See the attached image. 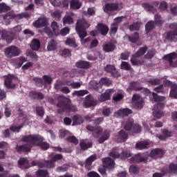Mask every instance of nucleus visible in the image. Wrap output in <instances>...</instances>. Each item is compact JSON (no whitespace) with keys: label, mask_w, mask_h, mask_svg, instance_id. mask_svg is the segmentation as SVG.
<instances>
[{"label":"nucleus","mask_w":177,"mask_h":177,"mask_svg":"<svg viewBox=\"0 0 177 177\" xmlns=\"http://www.w3.org/2000/svg\"><path fill=\"white\" fill-rule=\"evenodd\" d=\"M22 142L28 143L27 145L17 146V151H30L32 146H39L44 150H48L49 149V144L44 142V137L40 135L31 134L28 136H24L21 138Z\"/></svg>","instance_id":"f257e3e1"},{"label":"nucleus","mask_w":177,"mask_h":177,"mask_svg":"<svg viewBox=\"0 0 177 177\" xmlns=\"http://www.w3.org/2000/svg\"><path fill=\"white\" fill-rule=\"evenodd\" d=\"M89 24H88L85 19L78 20L76 24L75 30L81 39V44L82 45H85L86 42H89V41H91L89 37L84 39L86 35H88L85 28H89Z\"/></svg>","instance_id":"f03ea898"},{"label":"nucleus","mask_w":177,"mask_h":177,"mask_svg":"<svg viewBox=\"0 0 177 177\" xmlns=\"http://www.w3.org/2000/svg\"><path fill=\"white\" fill-rule=\"evenodd\" d=\"M151 100L153 102H158L153 107V115L156 118H161L164 115V112H162V106H164V100H165V97H159L156 93H153L152 95H149Z\"/></svg>","instance_id":"7ed1b4c3"},{"label":"nucleus","mask_w":177,"mask_h":177,"mask_svg":"<svg viewBox=\"0 0 177 177\" xmlns=\"http://www.w3.org/2000/svg\"><path fill=\"white\" fill-rule=\"evenodd\" d=\"M57 106L59 108L58 113H64V111H77V106L70 105V99L60 95L58 97V103Z\"/></svg>","instance_id":"20e7f679"},{"label":"nucleus","mask_w":177,"mask_h":177,"mask_svg":"<svg viewBox=\"0 0 177 177\" xmlns=\"http://www.w3.org/2000/svg\"><path fill=\"white\" fill-rule=\"evenodd\" d=\"M124 8V4L121 2L107 3L103 6L104 12L111 16L114 12H120Z\"/></svg>","instance_id":"39448f33"},{"label":"nucleus","mask_w":177,"mask_h":177,"mask_svg":"<svg viewBox=\"0 0 177 177\" xmlns=\"http://www.w3.org/2000/svg\"><path fill=\"white\" fill-rule=\"evenodd\" d=\"M63 158V155L62 154H56L53 157L51 158L50 161H46L45 164L41 163L38 161L33 160L32 162V165H37L39 168H44V167H47V168H53L55 167V162L59 160H62Z\"/></svg>","instance_id":"423d86ee"},{"label":"nucleus","mask_w":177,"mask_h":177,"mask_svg":"<svg viewBox=\"0 0 177 177\" xmlns=\"http://www.w3.org/2000/svg\"><path fill=\"white\" fill-rule=\"evenodd\" d=\"M4 78V85L8 88V89H13L16 87V81H17V77L15 75L8 74L3 76Z\"/></svg>","instance_id":"0eeeda50"},{"label":"nucleus","mask_w":177,"mask_h":177,"mask_svg":"<svg viewBox=\"0 0 177 177\" xmlns=\"http://www.w3.org/2000/svg\"><path fill=\"white\" fill-rule=\"evenodd\" d=\"M5 55L7 57H15L21 53L20 48L15 46H11L5 49Z\"/></svg>","instance_id":"6e6552de"},{"label":"nucleus","mask_w":177,"mask_h":177,"mask_svg":"<svg viewBox=\"0 0 177 177\" xmlns=\"http://www.w3.org/2000/svg\"><path fill=\"white\" fill-rule=\"evenodd\" d=\"M170 28H174V30H170L167 32L166 35V39L170 41V42H176L177 41V24H171L169 25Z\"/></svg>","instance_id":"1a4fd4ad"},{"label":"nucleus","mask_w":177,"mask_h":177,"mask_svg":"<svg viewBox=\"0 0 177 177\" xmlns=\"http://www.w3.org/2000/svg\"><path fill=\"white\" fill-rule=\"evenodd\" d=\"M24 17H30V15L27 12H22L21 14L15 15V12L11 11L7 13L6 15H3L4 20H10V19H24Z\"/></svg>","instance_id":"9d476101"},{"label":"nucleus","mask_w":177,"mask_h":177,"mask_svg":"<svg viewBox=\"0 0 177 177\" xmlns=\"http://www.w3.org/2000/svg\"><path fill=\"white\" fill-rule=\"evenodd\" d=\"M163 60L169 62L170 67H177V54L171 53L163 57Z\"/></svg>","instance_id":"9b49d317"},{"label":"nucleus","mask_w":177,"mask_h":177,"mask_svg":"<svg viewBox=\"0 0 177 177\" xmlns=\"http://www.w3.org/2000/svg\"><path fill=\"white\" fill-rule=\"evenodd\" d=\"M109 156L113 157V158H118L120 157L122 160H125L126 158H129L131 157V153L127 152H122L120 154V151H118V148H113L112 151L110 152Z\"/></svg>","instance_id":"f8f14e48"},{"label":"nucleus","mask_w":177,"mask_h":177,"mask_svg":"<svg viewBox=\"0 0 177 177\" xmlns=\"http://www.w3.org/2000/svg\"><path fill=\"white\" fill-rule=\"evenodd\" d=\"M130 62L132 66H143L145 64V58L144 57H140L134 54L131 56Z\"/></svg>","instance_id":"ddd939ff"},{"label":"nucleus","mask_w":177,"mask_h":177,"mask_svg":"<svg viewBox=\"0 0 177 177\" xmlns=\"http://www.w3.org/2000/svg\"><path fill=\"white\" fill-rule=\"evenodd\" d=\"M133 104L134 107L136 109H142L143 107V99L140 97V95L138 94H134L133 95Z\"/></svg>","instance_id":"4468645a"},{"label":"nucleus","mask_w":177,"mask_h":177,"mask_svg":"<svg viewBox=\"0 0 177 177\" xmlns=\"http://www.w3.org/2000/svg\"><path fill=\"white\" fill-rule=\"evenodd\" d=\"M86 129H88V131H91V132H93V136L96 138H99V136H100V134L103 132V129L99 127H95L91 125H88L86 127Z\"/></svg>","instance_id":"2eb2a0df"},{"label":"nucleus","mask_w":177,"mask_h":177,"mask_svg":"<svg viewBox=\"0 0 177 177\" xmlns=\"http://www.w3.org/2000/svg\"><path fill=\"white\" fill-rule=\"evenodd\" d=\"M47 25L48 19H46L45 17H41L33 22V26H35V28H41V27H45V26Z\"/></svg>","instance_id":"dca6fc26"},{"label":"nucleus","mask_w":177,"mask_h":177,"mask_svg":"<svg viewBox=\"0 0 177 177\" xmlns=\"http://www.w3.org/2000/svg\"><path fill=\"white\" fill-rule=\"evenodd\" d=\"M114 93L113 89H107L104 93L102 94L98 100L100 102H106V100H110L111 96Z\"/></svg>","instance_id":"f3484780"},{"label":"nucleus","mask_w":177,"mask_h":177,"mask_svg":"<svg viewBox=\"0 0 177 177\" xmlns=\"http://www.w3.org/2000/svg\"><path fill=\"white\" fill-rule=\"evenodd\" d=\"M114 93L113 89H107L104 93L102 94L98 100L100 102H106V100H110L111 96Z\"/></svg>","instance_id":"a211bd4d"},{"label":"nucleus","mask_w":177,"mask_h":177,"mask_svg":"<svg viewBox=\"0 0 177 177\" xmlns=\"http://www.w3.org/2000/svg\"><path fill=\"white\" fill-rule=\"evenodd\" d=\"M128 139V133L124 131L120 130L118 135L115 137V140L118 143L121 142H125Z\"/></svg>","instance_id":"6ab92c4d"},{"label":"nucleus","mask_w":177,"mask_h":177,"mask_svg":"<svg viewBox=\"0 0 177 177\" xmlns=\"http://www.w3.org/2000/svg\"><path fill=\"white\" fill-rule=\"evenodd\" d=\"M149 156L152 158L157 160V158H161L164 156V151L161 149H155L151 151Z\"/></svg>","instance_id":"aec40b11"},{"label":"nucleus","mask_w":177,"mask_h":177,"mask_svg":"<svg viewBox=\"0 0 177 177\" xmlns=\"http://www.w3.org/2000/svg\"><path fill=\"white\" fill-rule=\"evenodd\" d=\"M105 71H106V73H110L113 77H116L117 78L120 77V73H118L117 69H115V66L113 65H106Z\"/></svg>","instance_id":"412c9836"},{"label":"nucleus","mask_w":177,"mask_h":177,"mask_svg":"<svg viewBox=\"0 0 177 177\" xmlns=\"http://www.w3.org/2000/svg\"><path fill=\"white\" fill-rule=\"evenodd\" d=\"M130 162L131 164H136V162H147V158L143 157L140 154H137L135 157L131 158Z\"/></svg>","instance_id":"4be33fe9"},{"label":"nucleus","mask_w":177,"mask_h":177,"mask_svg":"<svg viewBox=\"0 0 177 177\" xmlns=\"http://www.w3.org/2000/svg\"><path fill=\"white\" fill-rule=\"evenodd\" d=\"M83 106L86 108L91 107V106H96V101H95L92 96L88 95L83 102Z\"/></svg>","instance_id":"5701e85b"},{"label":"nucleus","mask_w":177,"mask_h":177,"mask_svg":"<svg viewBox=\"0 0 177 177\" xmlns=\"http://www.w3.org/2000/svg\"><path fill=\"white\" fill-rule=\"evenodd\" d=\"M114 165H115V163L111 158H106L103 160V167H104V168H109V169H111L114 168Z\"/></svg>","instance_id":"b1692460"},{"label":"nucleus","mask_w":177,"mask_h":177,"mask_svg":"<svg viewBox=\"0 0 177 177\" xmlns=\"http://www.w3.org/2000/svg\"><path fill=\"white\" fill-rule=\"evenodd\" d=\"M97 159V156L96 154L91 155L86 160L85 168L89 171L91 169V165H92V162H93V161H96Z\"/></svg>","instance_id":"393cba45"},{"label":"nucleus","mask_w":177,"mask_h":177,"mask_svg":"<svg viewBox=\"0 0 177 177\" xmlns=\"http://www.w3.org/2000/svg\"><path fill=\"white\" fill-rule=\"evenodd\" d=\"M18 165L19 168H21L22 169H27V168H30V164H28V160L24 158H21L19 160Z\"/></svg>","instance_id":"a878e982"},{"label":"nucleus","mask_w":177,"mask_h":177,"mask_svg":"<svg viewBox=\"0 0 177 177\" xmlns=\"http://www.w3.org/2000/svg\"><path fill=\"white\" fill-rule=\"evenodd\" d=\"M109 138H110V130H104L101 137L98 139V142L99 143H104Z\"/></svg>","instance_id":"bb28decb"},{"label":"nucleus","mask_w":177,"mask_h":177,"mask_svg":"<svg viewBox=\"0 0 177 177\" xmlns=\"http://www.w3.org/2000/svg\"><path fill=\"white\" fill-rule=\"evenodd\" d=\"M134 125L135 124H133V119L129 118L126 122L124 128L126 131H128L129 132H130V133H131Z\"/></svg>","instance_id":"cd10ccee"},{"label":"nucleus","mask_w":177,"mask_h":177,"mask_svg":"<svg viewBox=\"0 0 177 177\" xmlns=\"http://www.w3.org/2000/svg\"><path fill=\"white\" fill-rule=\"evenodd\" d=\"M73 16H74V14L73 13L66 14L65 17L63 18L64 24H73V23H74Z\"/></svg>","instance_id":"c85d7f7f"},{"label":"nucleus","mask_w":177,"mask_h":177,"mask_svg":"<svg viewBox=\"0 0 177 177\" xmlns=\"http://www.w3.org/2000/svg\"><path fill=\"white\" fill-rule=\"evenodd\" d=\"M73 125H81L84 122V118L80 115H75L72 119Z\"/></svg>","instance_id":"c756f323"},{"label":"nucleus","mask_w":177,"mask_h":177,"mask_svg":"<svg viewBox=\"0 0 177 177\" xmlns=\"http://www.w3.org/2000/svg\"><path fill=\"white\" fill-rule=\"evenodd\" d=\"M30 48L32 50H38L41 48V42L37 39L32 40L30 43Z\"/></svg>","instance_id":"7c9ffc66"},{"label":"nucleus","mask_w":177,"mask_h":177,"mask_svg":"<svg viewBox=\"0 0 177 177\" xmlns=\"http://www.w3.org/2000/svg\"><path fill=\"white\" fill-rule=\"evenodd\" d=\"M59 48V46L57 44V42L55 41L54 39H51L48 44L47 49L48 50L52 51V50H56Z\"/></svg>","instance_id":"2f4dec72"},{"label":"nucleus","mask_w":177,"mask_h":177,"mask_svg":"<svg viewBox=\"0 0 177 177\" xmlns=\"http://www.w3.org/2000/svg\"><path fill=\"white\" fill-rule=\"evenodd\" d=\"M97 30L100 32L102 35H107V32H109V27L102 24H100L97 27Z\"/></svg>","instance_id":"473e14b6"},{"label":"nucleus","mask_w":177,"mask_h":177,"mask_svg":"<svg viewBox=\"0 0 177 177\" xmlns=\"http://www.w3.org/2000/svg\"><path fill=\"white\" fill-rule=\"evenodd\" d=\"M75 66L78 68H89L91 67L89 62L85 61H79L76 62Z\"/></svg>","instance_id":"72a5a7b5"},{"label":"nucleus","mask_w":177,"mask_h":177,"mask_svg":"<svg viewBox=\"0 0 177 177\" xmlns=\"http://www.w3.org/2000/svg\"><path fill=\"white\" fill-rule=\"evenodd\" d=\"M149 144L146 141L139 142L136 145V149L143 150V149H149Z\"/></svg>","instance_id":"f704fd0d"},{"label":"nucleus","mask_w":177,"mask_h":177,"mask_svg":"<svg viewBox=\"0 0 177 177\" xmlns=\"http://www.w3.org/2000/svg\"><path fill=\"white\" fill-rule=\"evenodd\" d=\"M81 6H82V3L80 1V0L71 1V9H80Z\"/></svg>","instance_id":"c9c22d12"},{"label":"nucleus","mask_w":177,"mask_h":177,"mask_svg":"<svg viewBox=\"0 0 177 177\" xmlns=\"http://www.w3.org/2000/svg\"><path fill=\"white\" fill-rule=\"evenodd\" d=\"M80 145V147L82 149V150H86L87 149L92 147V143L89 142L86 140H81Z\"/></svg>","instance_id":"e433bc0d"},{"label":"nucleus","mask_w":177,"mask_h":177,"mask_svg":"<svg viewBox=\"0 0 177 177\" xmlns=\"http://www.w3.org/2000/svg\"><path fill=\"white\" fill-rule=\"evenodd\" d=\"M118 114L120 115V117H127V115L132 114V110L129 109H120L118 111Z\"/></svg>","instance_id":"4c0bfd02"},{"label":"nucleus","mask_w":177,"mask_h":177,"mask_svg":"<svg viewBox=\"0 0 177 177\" xmlns=\"http://www.w3.org/2000/svg\"><path fill=\"white\" fill-rule=\"evenodd\" d=\"M30 95L34 97V99H38L39 100H42L45 97L42 93L37 91H31Z\"/></svg>","instance_id":"58836bf2"},{"label":"nucleus","mask_w":177,"mask_h":177,"mask_svg":"<svg viewBox=\"0 0 177 177\" xmlns=\"http://www.w3.org/2000/svg\"><path fill=\"white\" fill-rule=\"evenodd\" d=\"M169 97H173V99H177V84H174L171 86Z\"/></svg>","instance_id":"ea45409f"},{"label":"nucleus","mask_w":177,"mask_h":177,"mask_svg":"<svg viewBox=\"0 0 177 177\" xmlns=\"http://www.w3.org/2000/svg\"><path fill=\"white\" fill-rule=\"evenodd\" d=\"M114 49H115V46L111 42L106 44L103 46V50L105 52H113Z\"/></svg>","instance_id":"a19ab883"},{"label":"nucleus","mask_w":177,"mask_h":177,"mask_svg":"<svg viewBox=\"0 0 177 177\" xmlns=\"http://www.w3.org/2000/svg\"><path fill=\"white\" fill-rule=\"evenodd\" d=\"M0 34H2L1 35V37H2V39H6V42L8 43V44H10V42L12 41H13V37H12V36H9V35H8V32H6V31H1L0 30Z\"/></svg>","instance_id":"79ce46f5"},{"label":"nucleus","mask_w":177,"mask_h":177,"mask_svg":"<svg viewBox=\"0 0 177 177\" xmlns=\"http://www.w3.org/2000/svg\"><path fill=\"white\" fill-rule=\"evenodd\" d=\"M25 62H27V59L24 58V57H21L15 60L16 64L15 66L17 68H19V67L23 66V63H25Z\"/></svg>","instance_id":"37998d69"},{"label":"nucleus","mask_w":177,"mask_h":177,"mask_svg":"<svg viewBox=\"0 0 177 177\" xmlns=\"http://www.w3.org/2000/svg\"><path fill=\"white\" fill-rule=\"evenodd\" d=\"M177 174V165L171 164L169 169L166 171V174Z\"/></svg>","instance_id":"c03bdc74"},{"label":"nucleus","mask_w":177,"mask_h":177,"mask_svg":"<svg viewBox=\"0 0 177 177\" xmlns=\"http://www.w3.org/2000/svg\"><path fill=\"white\" fill-rule=\"evenodd\" d=\"M129 88L133 91H142V87L139 86V82H133L130 83Z\"/></svg>","instance_id":"a18cd8bd"},{"label":"nucleus","mask_w":177,"mask_h":177,"mask_svg":"<svg viewBox=\"0 0 177 177\" xmlns=\"http://www.w3.org/2000/svg\"><path fill=\"white\" fill-rule=\"evenodd\" d=\"M147 49H149L147 47H141L135 54L136 56H140L142 57V56H145V54L146 52H147Z\"/></svg>","instance_id":"49530a36"},{"label":"nucleus","mask_w":177,"mask_h":177,"mask_svg":"<svg viewBox=\"0 0 177 177\" xmlns=\"http://www.w3.org/2000/svg\"><path fill=\"white\" fill-rule=\"evenodd\" d=\"M51 28L54 34H55V35H57L59 34V31H60V28H59V25H57V22L53 21L51 24Z\"/></svg>","instance_id":"de8ad7c7"},{"label":"nucleus","mask_w":177,"mask_h":177,"mask_svg":"<svg viewBox=\"0 0 177 177\" xmlns=\"http://www.w3.org/2000/svg\"><path fill=\"white\" fill-rule=\"evenodd\" d=\"M66 45H68V46H72V48H77L78 45L75 42V39H70L68 38L66 41Z\"/></svg>","instance_id":"09e8293b"},{"label":"nucleus","mask_w":177,"mask_h":177,"mask_svg":"<svg viewBox=\"0 0 177 177\" xmlns=\"http://www.w3.org/2000/svg\"><path fill=\"white\" fill-rule=\"evenodd\" d=\"M154 55H156V50L151 49L148 50L147 53L144 56V59L145 60V59H153V57H154Z\"/></svg>","instance_id":"8fccbe9b"},{"label":"nucleus","mask_w":177,"mask_h":177,"mask_svg":"<svg viewBox=\"0 0 177 177\" xmlns=\"http://www.w3.org/2000/svg\"><path fill=\"white\" fill-rule=\"evenodd\" d=\"M26 55L28 57L34 59L35 60H37L38 59V55H37V53H34V51L31 50H27L26 52Z\"/></svg>","instance_id":"3c124183"},{"label":"nucleus","mask_w":177,"mask_h":177,"mask_svg":"<svg viewBox=\"0 0 177 177\" xmlns=\"http://www.w3.org/2000/svg\"><path fill=\"white\" fill-rule=\"evenodd\" d=\"M51 16L55 20H60L62 17V12L59 10H56L53 12L51 13Z\"/></svg>","instance_id":"603ef678"},{"label":"nucleus","mask_w":177,"mask_h":177,"mask_svg":"<svg viewBox=\"0 0 177 177\" xmlns=\"http://www.w3.org/2000/svg\"><path fill=\"white\" fill-rule=\"evenodd\" d=\"M142 131V127L138 124H134V126H133V129L131 130V135H133V133H139Z\"/></svg>","instance_id":"864d4df0"},{"label":"nucleus","mask_w":177,"mask_h":177,"mask_svg":"<svg viewBox=\"0 0 177 177\" xmlns=\"http://www.w3.org/2000/svg\"><path fill=\"white\" fill-rule=\"evenodd\" d=\"M10 10V8L4 3H0V13H5V12H8Z\"/></svg>","instance_id":"5fc2aeb1"},{"label":"nucleus","mask_w":177,"mask_h":177,"mask_svg":"<svg viewBox=\"0 0 177 177\" xmlns=\"http://www.w3.org/2000/svg\"><path fill=\"white\" fill-rule=\"evenodd\" d=\"M100 85H106V86H110L111 85V80L108 78L103 77L100 81Z\"/></svg>","instance_id":"6e6d98bb"},{"label":"nucleus","mask_w":177,"mask_h":177,"mask_svg":"<svg viewBox=\"0 0 177 177\" xmlns=\"http://www.w3.org/2000/svg\"><path fill=\"white\" fill-rule=\"evenodd\" d=\"M84 95H88V91H85V90L75 91L73 93V96H84Z\"/></svg>","instance_id":"4d7b16f0"},{"label":"nucleus","mask_w":177,"mask_h":177,"mask_svg":"<svg viewBox=\"0 0 177 177\" xmlns=\"http://www.w3.org/2000/svg\"><path fill=\"white\" fill-rule=\"evenodd\" d=\"M143 8H145V9H146V10H148L149 12H152L153 13L156 12V8H154V6H153L151 4L147 3H144Z\"/></svg>","instance_id":"13d9d810"},{"label":"nucleus","mask_w":177,"mask_h":177,"mask_svg":"<svg viewBox=\"0 0 177 177\" xmlns=\"http://www.w3.org/2000/svg\"><path fill=\"white\" fill-rule=\"evenodd\" d=\"M138 39H139V34L138 32H135L131 36H129V41H130V42H133V44H135Z\"/></svg>","instance_id":"bf43d9fd"},{"label":"nucleus","mask_w":177,"mask_h":177,"mask_svg":"<svg viewBox=\"0 0 177 177\" xmlns=\"http://www.w3.org/2000/svg\"><path fill=\"white\" fill-rule=\"evenodd\" d=\"M153 28H154V21H149L145 26V30L147 32H149L150 30H153Z\"/></svg>","instance_id":"052dcab7"},{"label":"nucleus","mask_w":177,"mask_h":177,"mask_svg":"<svg viewBox=\"0 0 177 177\" xmlns=\"http://www.w3.org/2000/svg\"><path fill=\"white\" fill-rule=\"evenodd\" d=\"M121 68H122V70L129 71V70H131V65L129 64V63H128L127 62H122Z\"/></svg>","instance_id":"680f3d73"},{"label":"nucleus","mask_w":177,"mask_h":177,"mask_svg":"<svg viewBox=\"0 0 177 177\" xmlns=\"http://www.w3.org/2000/svg\"><path fill=\"white\" fill-rule=\"evenodd\" d=\"M21 32V26H15L12 31H11V34H14L15 35L19 34V32Z\"/></svg>","instance_id":"e2e57ef3"},{"label":"nucleus","mask_w":177,"mask_h":177,"mask_svg":"<svg viewBox=\"0 0 177 177\" xmlns=\"http://www.w3.org/2000/svg\"><path fill=\"white\" fill-rule=\"evenodd\" d=\"M140 23L137 22L133 25H131L129 27L131 31H137L138 30H139V28H140Z\"/></svg>","instance_id":"0e129e2a"},{"label":"nucleus","mask_w":177,"mask_h":177,"mask_svg":"<svg viewBox=\"0 0 177 177\" xmlns=\"http://www.w3.org/2000/svg\"><path fill=\"white\" fill-rule=\"evenodd\" d=\"M68 142H70L71 143H73V145H78V139H77V138H75V136H69L67 138Z\"/></svg>","instance_id":"69168bd1"},{"label":"nucleus","mask_w":177,"mask_h":177,"mask_svg":"<svg viewBox=\"0 0 177 177\" xmlns=\"http://www.w3.org/2000/svg\"><path fill=\"white\" fill-rule=\"evenodd\" d=\"M129 172L130 174H131V175L138 174V172H139V169L136 166L131 165L130 166V168H129Z\"/></svg>","instance_id":"338daca9"},{"label":"nucleus","mask_w":177,"mask_h":177,"mask_svg":"<svg viewBox=\"0 0 177 177\" xmlns=\"http://www.w3.org/2000/svg\"><path fill=\"white\" fill-rule=\"evenodd\" d=\"M68 32H70V28L68 27H65L60 30L59 34L62 35V37H64L67 35Z\"/></svg>","instance_id":"774afa93"}]
</instances>
